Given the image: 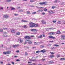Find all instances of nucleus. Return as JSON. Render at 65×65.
I'll return each mask as SVG.
<instances>
[{
    "instance_id": "32",
    "label": "nucleus",
    "mask_w": 65,
    "mask_h": 65,
    "mask_svg": "<svg viewBox=\"0 0 65 65\" xmlns=\"http://www.w3.org/2000/svg\"><path fill=\"white\" fill-rule=\"evenodd\" d=\"M10 8H11V10H14L15 9V8H14L12 7H10Z\"/></svg>"
},
{
    "instance_id": "61",
    "label": "nucleus",
    "mask_w": 65,
    "mask_h": 65,
    "mask_svg": "<svg viewBox=\"0 0 65 65\" xmlns=\"http://www.w3.org/2000/svg\"><path fill=\"white\" fill-rule=\"evenodd\" d=\"M43 43V42H42V41L40 42V43Z\"/></svg>"
},
{
    "instance_id": "3",
    "label": "nucleus",
    "mask_w": 65,
    "mask_h": 65,
    "mask_svg": "<svg viewBox=\"0 0 65 65\" xmlns=\"http://www.w3.org/2000/svg\"><path fill=\"white\" fill-rule=\"evenodd\" d=\"M24 38L25 39H31L32 38L31 37H30L29 36H26L24 37Z\"/></svg>"
},
{
    "instance_id": "62",
    "label": "nucleus",
    "mask_w": 65,
    "mask_h": 65,
    "mask_svg": "<svg viewBox=\"0 0 65 65\" xmlns=\"http://www.w3.org/2000/svg\"><path fill=\"white\" fill-rule=\"evenodd\" d=\"M32 48H36V47H33Z\"/></svg>"
},
{
    "instance_id": "12",
    "label": "nucleus",
    "mask_w": 65,
    "mask_h": 65,
    "mask_svg": "<svg viewBox=\"0 0 65 65\" xmlns=\"http://www.w3.org/2000/svg\"><path fill=\"white\" fill-rule=\"evenodd\" d=\"M19 40L20 41V43H22L24 42V41L23 40V39H22L21 38H20L19 39Z\"/></svg>"
},
{
    "instance_id": "44",
    "label": "nucleus",
    "mask_w": 65,
    "mask_h": 65,
    "mask_svg": "<svg viewBox=\"0 0 65 65\" xmlns=\"http://www.w3.org/2000/svg\"><path fill=\"white\" fill-rule=\"evenodd\" d=\"M0 32H3V29H1L0 30Z\"/></svg>"
},
{
    "instance_id": "36",
    "label": "nucleus",
    "mask_w": 65,
    "mask_h": 65,
    "mask_svg": "<svg viewBox=\"0 0 65 65\" xmlns=\"http://www.w3.org/2000/svg\"><path fill=\"white\" fill-rule=\"evenodd\" d=\"M40 51H37L36 52V53H40Z\"/></svg>"
},
{
    "instance_id": "54",
    "label": "nucleus",
    "mask_w": 65,
    "mask_h": 65,
    "mask_svg": "<svg viewBox=\"0 0 65 65\" xmlns=\"http://www.w3.org/2000/svg\"><path fill=\"white\" fill-rule=\"evenodd\" d=\"M49 42H54V41H49Z\"/></svg>"
},
{
    "instance_id": "22",
    "label": "nucleus",
    "mask_w": 65,
    "mask_h": 65,
    "mask_svg": "<svg viewBox=\"0 0 65 65\" xmlns=\"http://www.w3.org/2000/svg\"><path fill=\"white\" fill-rule=\"evenodd\" d=\"M20 34L21 32H17L16 35H20Z\"/></svg>"
},
{
    "instance_id": "2",
    "label": "nucleus",
    "mask_w": 65,
    "mask_h": 65,
    "mask_svg": "<svg viewBox=\"0 0 65 65\" xmlns=\"http://www.w3.org/2000/svg\"><path fill=\"white\" fill-rule=\"evenodd\" d=\"M39 4H40V5H47V2H40V3H39Z\"/></svg>"
},
{
    "instance_id": "7",
    "label": "nucleus",
    "mask_w": 65,
    "mask_h": 65,
    "mask_svg": "<svg viewBox=\"0 0 65 65\" xmlns=\"http://www.w3.org/2000/svg\"><path fill=\"white\" fill-rule=\"evenodd\" d=\"M49 35H55V32H50L49 34H48Z\"/></svg>"
},
{
    "instance_id": "24",
    "label": "nucleus",
    "mask_w": 65,
    "mask_h": 65,
    "mask_svg": "<svg viewBox=\"0 0 65 65\" xmlns=\"http://www.w3.org/2000/svg\"><path fill=\"white\" fill-rule=\"evenodd\" d=\"M44 46L43 45H41L40 46V47L41 48H44Z\"/></svg>"
},
{
    "instance_id": "20",
    "label": "nucleus",
    "mask_w": 65,
    "mask_h": 65,
    "mask_svg": "<svg viewBox=\"0 0 65 65\" xmlns=\"http://www.w3.org/2000/svg\"><path fill=\"white\" fill-rule=\"evenodd\" d=\"M11 32L12 33H15V30L13 29H12L11 31Z\"/></svg>"
},
{
    "instance_id": "57",
    "label": "nucleus",
    "mask_w": 65,
    "mask_h": 65,
    "mask_svg": "<svg viewBox=\"0 0 65 65\" xmlns=\"http://www.w3.org/2000/svg\"><path fill=\"white\" fill-rule=\"evenodd\" d=\"M43 37H45V36L43 35Z\"/></svg>"
},
{
    "instance_id": "6",
    "label": "nucleus",
    "mask_w": 65,
    "mask_h": 65,
    "mask_svg": "<svg viewBox=\"0 0 65 65\" xmlns=\"http://www.w3.org/2000/svg\"><path fill=\"white\" fill-rule=\"evenodd\" d=\"M49 38H51L52 39H56L55 37H54L53 36H49Z\"/></svg>"
},
{
    "instance_id": "48",
    "label": "nucleus",
    "mask_w": 65,
    "mask_h": 65,
    "mask_svg": "<svg viewBox=\"0 0 65 65\" xmlns=\"http://www.w3.org/2000/svg\"><path fill=\"white\" fill-rule=\"evenodd\" d=\"M20 61V60L18 59L16 60V61H17V62H18L19 61Z\"/></svg>"
},
{
    "instance_id": "31",
    "label": "nucleus",
    "mask_w": 65,
    "mask_h": 65,
    "mask_svg": "<svg viewBox=\"0 0 65 65\" xmlns=\"http://www.w3.org/2000/svg\"><path fill=\"white\" fill-rule=\"evenodd\" d=\"M22 21L23 22H28V21L24 20H22Z\"/></svg>"
},
{
    "instance_id": "26",
    "label": "nucleus",
    "mask_w": 65,
    "mask_h": 65,
    "mask_svg": "<svg viewBox=\"0 0 65 65\" xmlns=\"http://www.w3.org/2000/svg\"><path fill=\"white\" fill-rule=\"evenodd\" d=\"M43 10L44 11L46 12L47 11V9L46 8H44L43 9Z\"/></svg>"
},
{
    "instance_id": "27",
    "label": "nucleus",
    "mask_w": 65,
    "mask_h": 65,
    "mask_svg": "<svg viewBox=\"0 0 65 65\" xmlns=\"http://www.w3.org/2000/svg\"><path fill=\"white\" fill-rule=\"evenodd\" d=\"M12 0H7L6 1V2H11Z\"/></svg>"
},
{
    "instance_id": "1",
    "label": "nucleus",
    "mask_w": 65,
    "mask_h": 65,
    "mask_svg": "<svg viewBox=\"0 0 65 65\" xmlns=\"http://www.w3.org/2000/svg\"><path fill=\"white\" fill-rule=\"evenodd\" d=\"M29 27L30 28H33V27H38V24H36L32 22H30L29 23Z\"/></svg>"
},
{
    "instance_id": "29",
    "label": "nucleus",
    "mask_w": 65,
    "mask_h": 65,
    "mask_svg": "<svg viewBox=\"0 0 65 65\" xmlns=\"http://www.w3.org/2000/svg\"><path fill=\"white\" fill-rule=\"evenodd\" d=\"M55 8H56V6H52V9H54Z\"/></svg>"
},
{
    "instance_id": "14",
    "label": "nucleus",
    "mask_w": 65,
    "mask_h": 65,
    "mask_svg": "<svg viewBox=\"0 0 65 65\" xmlns=\"http://www.w3.org/2000/svg\"><path fill=\"white\" fill-rule=\"evenodd\" d=\"M28 44H31L32 43V41L30 40H28Z\"/></svg>"
},
{
    "instance_id": "5",
    "label": "nucleus",
    "mask_w": 65,
    "mask_h": 65,
    "mask_svg": "<svg viewBox=\"0 0 65 65\" xmlns=\"http://www.w3.org/2000/svg\"><path fill=\"white\" fill-rule=\"evenodd\" d=\"M3 18H6V19H7L9 18V16L7 14L4 15L3 16Z\"/></svg>"
},
{
    "instance_id": "19",
    "label": "nucleus",
    "mask_w": 65,
    "mask_h": 65,
    "mask_svg": "<svg viewBox=\"0 0 65 65\" xmlns=\"http://www.w3.org/2000/svg\"><path fill=\"white\" fill-rule=\"evenodd\" d=\"M54 63V62L53 60H51L49 62V64H52Z\"/></svg>"
},
{
    "instance_id": "33",
    "label": "nucleus",
    "mask_w": 65,
    "mask_h": 65,
    "mask_svg": "<svg viewBox=\"0 0 65 65\" xmlns=\"http://www.w3.org/2000/svg\"><path fill=\"white\" fill-rule=\"evenodd\" d=\"M3 54H4V55H6V54H7V53L6 52H4L3 53Z\"/></svg>"
},
{
    "instance_id": "59",
    "label": "nucleus",
    "mask_w": 65,
    "mask_h": 65,
    "mask_svg": "<svg viewBox=\"0 0 65 65\" xmlns=\"http://www.w3.org/2000/svg\"><path fill=\"white\" fill-rule=\"evenodd\" d=\"M14 57L15 58H17V57H18L17 56H14Z\"/></svg>"
},
{
    "instance_id": "45",
    "label": "nucleus",
    "mask_w": 65,
    "mask_h": 65,
    "mask_svg": "<svg viewBox=\"0 0 65 65\" xmlns=\"http://www.w3.org/2000/svg\"><path fill=\"white\" fill-rule=\"evenodd\" d=\"M25 56H27V55H28V53H27V52H25Z\"/></svg>"
},
{
    "instance_id": "35",
    "label": "nucleus",
    "mask_w": 65,
    "mask_h": 65,
    "mask_svg": "<svg viewBox=\"0 0 65 65\" xmlns=\"http://www.w3.org/2000/svg\"><path fill=\"white\" fill-rule=\"evenodd\" d=\"M27 14H30V12L29 11H27Z\"/></svg>"
},
{
    "instance_id": "9",
    "label": "nucleus",
    "mask_w": 65,
    "mask_h": 65,
    "mask_svg": "<svg viewBox=\"0 0 65 65\" xmlns=\"http://www.w3.org/2000/svg\"><path fill=\"white\" fill-rule=\"evenodd\" d=\"M41 22H42L43 24H46V22H45V21H44V20L41 21Z\"/></svg>"
},
{
    "instance_id": "50",
    "label": "nucleus",
    "mask_w": 65,
    "mask_h": 65,
    "mask_svg": "<svg viewBox=\"0 0 65 65\" xmlns=\"http://www.w3.org/2000/svg\"><path fill=\"white\" fill-rule=\"evenodd\" d=\"M16 52L17 53H19V52H20V51L19 50H18L17 51H16Z\"/></svg>"
},
{
    "instance_id": "41",
    "label": "nucleus",
    "mask_w": 65,
    "mask_h": 65,
    "mask_svg": "<svg viewBox=\"0 0 65 65\" xmlns=\"http://www.w3.org/2000/svg\"><path fill=\"white\" fill-rule=\"evenodd\" d=\"M3 30H7V28H3Z\"/></svg>"
},
{
    "instance_id": "16",
    "label": "nucleus",
    "mask_w": 65,
    "mask_h": 65,
    "mask_svg": "<svg viewBox=\"0 0 65 65\" xmlns=\"http://www.w3.org/2000/svg\"><path fill=\"white\" fill-rule=\"evenodd\" d=\"M7 34V32H5L4 33V34L3 35H4V36L5 37H7L8 36L7 35L6 36H5L6 34Z\"/></svg>"
},
{
    "instance_id": "56",
    "label": "nucleus",
    "mask_w": 65,
    "mask_h": 65,
    "mask_svg": "<svg viewBox=\"0 0 65 65\" xmlns=\"http://www.w3.org/2000/svg\"><path fill=\"white\" fill-rule=\"evenodd\" d=\"M40 11H41L40 10H39L37 11V12H40Z\"/></svg>"
},
{
    "instance_id": "15",
    "label": "nucleus",
    "mask_w": 65,
    "mask_h": 65,
    "mask_svg": "<svg viewBox=\"0 0 65 65\" xmlns=\"http://www.w3.org/2000/svg\"><path fill=\"white\" fill-rule=\"evenodd\" d=\"M41 52L42 53H44L46 52V50H45L43 49V50H41Z\"/></svg>"
},
{
    "instance_id": "28",
    "label": "nucleus",
    "mask_w": 65,
    "mask_h": 65,
    "mask_svg": "<svg viewBox=\"0 0 65 65\" xmlns=\"http://www.w3.org/2000/svg\"><path fill=\"white\" fill-rule=\"evenodd\" d=\"M28 41V40H27L26 41H25V42L24 43V45H25V44H26V43H27V41Z\"/></svg>"
},
{
    "instance_id": "64",
    "label": "nucleus",
    "mask_w": 65,
    "mask_h": 65,
    "mask_svg": "<svg viewBox=\"0 0 65 65\" xmlns=\"http://www.w3.org/2000/svg\"><path fill=\"white\" fill-rule=\"evenodd\" d=\"M8 65H11V64H8Z\"/></svg>"
},
{
    "instance_id": "52",
    "label": "nucleus",
    "mask_w": 65,
    "mask_h": 65,
    "mask_svg": "<svg viewBox=\"0 0 65 65\" xmlns=\"http://www.w3.org/2000/svg\"><path fill=\"white\" fill-rule=\"evenodd\" d=\"M53 23H56V21H53Z\"/></svg>"
},
{
    "instance_id": "42",
    "label": "nucleus",
    "mask_w": 65,
    "mask_h": 65,
    "mask_svg": "<svg viewBox=\"0 0 65 65\" xmlns=\"http://www.w3.org/2000/svg\"><path fill=\"white\" fill-rule=\"evenodd\" d=\"M14 15H15V16H17V15H18V14H14Z\"/></svg>"
},
{
    "instance_id": "21",
    "label": "nucleus",
    "mask_w": 65,
    "mask_h": 65,
    "mask_svg": "<svg viewBox=\"0 0 65 65\" xmlns=\"http://www.w3.org/2000/svg\"><path fill=\"white\" fill-rule=\"evenodd\" d=\"M42 35H41L39 36L38 37V38H42Z\"/></svg>"
},
{
    "instance_id": "23",
    "label": "nucleus",
    "mask_w": 65,
    "mask_h": 65,
    "mask_svg": "<svg viewBox=\"0 0 65 65\" xmlns=\"http://www.w3.org/2000/svg\"><path fill=\"white\" fill-rule=\"evenodd\" d=\"M11 51H7L6 52L7 54H10L11 53Z\"/></svg>"
},
{
    "instance_id": "37",
    "label": "nucleus",
    "mask_w": 65,
    "mask_h": 65,
    "mask_svg": "<svg viewBox=\"0 0 65 65\" xmlns=\"http://www.w3.org/2000/svg\"><path fill=\"white\" fill-rule=\"evenodd\" d=\"M36 13V12H33L32 13V14H35Z\"/></svg>"
},
{
    "instance_id": "4",
    "label": "nucleus",
    "mask_w": 65,
    "mask_h": 65,
    "mask_svg": "<svg viewBox=\"0 0 65 65\" xmlns=\"http://www.w3.org/2000/svg\"><path fill=\"white\" fill-rule=\"evenodd\" d=\"M61 40H65V35H61Z\"/></svg>"
},
{
    "instance_id": "53",
    "label": "nucleus",
    "mask_w": 65,
    "mask_h": 65,
    "mask_svg": "<svg viewBox=\"0 0 65 65\" xmlns=\"http://www.w3.org/2000/svg\"><path fill=\"white\" fill-rule=\"evenodd\" d=\"M57 1H58V0H56L55 1V3H57Z\"/></svg>"
},
{
    "instance_id": "43",
    "label": "nucleus",
    "mask_w": 65,
    "mask_h": 65,
    "mask_svg": "<svg viewBox=\"0 0 65 65\" xmlns=\"http://www.w3.org/2000/svg\"><path fill=\"white\" fill-rule=\"evenodd\" d=\"M11 63L12 64H13V65H14V62H11Z\"/></svg>"
},
{
    "instance_id": "10",
    "label": "nucleus",
    "mask_w": 65,
    "mask_h": 65,
    "mask_svg": "<svg viewBox=\"0 0 65 65\" xmlns=\"http://www.w3.org/2000/svg\"><path fill=\"white\" fill-rule=\"evenodd\" d=\"M19 46V44L15 45H13V47L15 48V47H17V46Z\"/></svg>"
},
{
    "instance_id": "55",
    "label": "nucleus",
    "mask_w": 65,
    "mask_h": 65,
    "mask_svg": "<svg viewBox=\"0 0 65 65\" xmlns=\"http://www.w3.org/2000/svg\"><path fill=\"white\" fill-rule=\"evenodd\" d=\"M28 63H29V64H31V63H32V62H28Z\"/></svg>"
},
{
    "instance_id": "25",
    "label": "nucleus",
    "mask_w": 65,
    "mask_h": 65,
    "mask_svg": "<svg viewBox=\"0 0 65 65\" xmlns=\"http://www.w3.org/2000/svg\"><path fill=\"white\" fill-rule=\"evenodd\" d=\"M61 21H58L57 22V24H61Z\"/></svg>"
},
{
    "instance_id": "11",
    "label": "nucleus",
    "mask_w": 65,
    "mask_h": 65,
    "mask_svg": "<svg viewBox=\"0 0 65 65\" xmlns=\"http://www.w3.org/2000/svg\"><path fill=\"white\" fill-rule=\"evenodd\" d=\"M61 33V32L60 31V30H58L56 34H60Z\"/></svg>"
},
{
    "instance_id": "49",
    "label": "nucleus",
    "mask_w": 65,
    "mask_h": 65,
    "mask_svg": "<svg viewBox=\"0 0 65 65\" xmlns=\"http://www.w3.org/2000/svg\"><path fill=\"white\" fill-rule=\"evenodd\" d=\"M50 53L51 54H52V55L53 54H54V53L53 52H50Z\"/></svg>"
},
{
    "instance_id": "47",
    "label": "nucleus",
    "mask_w": 65,
    "mask_h": 65,
    "mask_svg": "<svg viewBox=\"0 0 65 65\" xmlns=\"http://www.w3.org/2000/svg\"><path fill=\"white\" fill-rule=\"evenodd\" d=\"M36 65V64H35V63H34L30 64V65Z\"/></svg>"
},
{
    "instance_id": "17",
    "label": "nucleus",
    "mask_w": 65,
    "mask_h": 65,
    "mask_svg": "<svg viewBox=\"0 0 65 65\" xmlns=\"http://www.w3.org/2000/svg\"><path fill=\"white\" fill-rule=\"evenodd\" d=\"M23 28H28V26L27 25H25L22 26Z\"/></svg>"
},
{
    "instance_id": "18",
    "label": "nucleus",
    "mask_w": 65,
    "mask_h": 65,
    "mask_svg": "<svg viewBox=\"0 0 65 65\" xmlns=\"http://www.w3.org/2000/svg\"><path fill=\"white\" fill-rule=\"evenodd\" d=\"M48 12L50 14H51V13H53V12L52 10L49 11H48Z\"/></svg>"
},
{
    "instance_id": "58",
    "label": "nucleus",
    "mask_w": 65,
    "mask_h": 65,
    "mask_svg": "<svg viewBox=\"0 0 65 65\" xmlns=\"http://www.w3.org/2000/svg\"><path fill=\"white\" fill-rule=\"evenodd\" d=\"M20 12L22 11V12H23V10H20Z\"/></svg>"
},
{
    "instance_id": "34",
    "label": "nucleus",
    "mask_w": 65,
    "mask_h": 65,
    "mask_svg": "<svg viewBox=\"0 0 65 65\" xmlns=\"http://www.w3.org/2000/svg\"><path fill=\"white\" fill-rule=\"evenodd\" d=\"M34 2V0H30V2Z\"/></svg>"
},
{
    "instance_id": "8",
    "label": "nucleus",
    "mask_w": 65,
    "mask_h": 65,
    "mask_svg": "<svg viewBox=\"0 0 65 65\" xmlns=\"http://www.w3.org/2000/svg\"><path fill=\"white\" fill-rule=\"evenodd\" d=\"M30 31H31V32H35V31H36V32H37V30L36 29H32L30 30Z\"/></svg>"
},
{
    "instance_id": "38",
    "label": "nucleus",
    "mask_w": 65,
    "mask_h": 65,
    "mask_svg": "<svg viewBox=\"0 0 65 65\" xmlns=\"http://www.w3.org/2000/svg\"><path fill=\"white\" fill-rule=\"evenodd\" d=\"M60 57V54H59L57 56V58H59V57Z\"/></svg>"
},
{
    "instance_id": "51",
    "label": "nucleus",
    "mask_w": 65,
    "mask_h": 65,
    "mask_svg": "<svg viewBox=\"0 0 65 65\" xmlns=\"http://www.w3.org/2000/svg\"><path fill=\"white\" fill-rule=\"evenodd\" d=\"M30 37H34L35 36H30Z\"/></svg>"
},
{
    "instance_id": "40",
    "label": "nucleus",
    "mask_w": 65,
    "mask_h": 65,
    "mask_svg": "<svg viewBox=\"0 0 65 65\" xmlns=\"http://www.w3.org/2000/svg\"><path fill=\"white\" fill-rule=\"evenodd\" d=\"M60 60H65V58H60Z\"/></svg>"
},
{
    "instance_id": "13",
    "label": "nucleus",
    "mask_w": 65,
    "mask_h": 65,
    "mask_svg": "<svg viewBox=\"0 0 65 65\" xmlns=\"http://www.w3.org/2000/svg\"><path fill=\"white\" fill-rule=\"evenodd\" d=\"M40 43L39 42H34V45H38V44H39Z\"/></svg>"
},
{
    "instance_id": "39",
    "label": "nucleus",
    "mask_w": 65,
    "mask_h": 65,
    "mask_svg": "<svg viewBox=\"0 0 65 65\" xmlns=\"http://www.w3.org/2000/svg\"><path fill=\"white\" fill-rule=\"evenodd\" d=\"M54 46H56L57 47H58V46H59V45H54Z\"/></svg>"
},
{
    "instance_id": "30",
    "label": "nucleus",
    "mask_w": 65,
    "mask_h": 65,
    "mask_svg": "<svg viewBox=\"0 0 65 65\" xmlns=\"http://www.w3.org/2000/svg\"><path fill=\"white\" fill-rule=\"evenodd\" d=\"M50 57L51 58H53V57H54V55H50Z\"/></svg>"
},
{
    "instance_id": "60",
    "label": "nucleus",
    "mask_w": 65,
    "mask_h": 65,
    "mask_svg": "<svg viewBox=\"0 0 65 65\" xmlns=\"http://www.w3.org/2000/svg\"><path fill=\"white\" fill-rule=\"evenodd\" d=\"M0 63L1 64H3V62H1Z\"/></svg>"
},
{
    "instance_id": "46",
    "label": "nucleus",
    "mask_w": 65,
    "mask_h": 65,
    "mask_svg": "<svg viewBox=\"0 0 65 65\" xmlns=\"http://www.w3.org/2000/svg\"><path fill=\"white\" fill-rule=\"evenodd\" d=\"M42 15H44V14H45V13L43 12L42 13Z\"/></svg>"
},
{
    "instance_id": "63",
    "label": "nucleus",
    "mask_w": 65,
    "mask_h": 65,
    "mask_svg": "<svg viewBox=\"0 0 65 65\" xmlns=\"http://www.w3.org/2000/svg\"><path fill=\"white\" fill-rule=\"evenodd\" d=\"M39 8H43L42 7H40Z\"/></svg>"
}]
</instances>
